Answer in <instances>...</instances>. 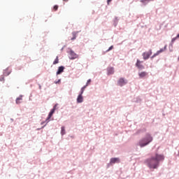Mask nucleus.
Instances as JSON below:
<instances>
[{
	"label": "nucleus",
	"instance_id": "nucleus-1",
	"mask_svg": "<svg viewBox=\"0 0 179 179\" xmlns=\"http://www.w3.org/2000/svg\"><path fill=\"white\" fill-rule=\"evenodd\" d=\"M164 160V155L156 153L155 156H152L145 160V164L150 169H159L160 166V162Z\"/></svg>",
	"mask_w": 179,
	"mask_h": 179
},
{
	"label": "nucleus",
	"instance_id": "nucleus-2",
	"mask_svg": "<svg viewBox=\"0 0 179 179\" xmlns=\"http://www.w3.org/2000/svg\"><path fill=\"white\" fill-rule=\"evenodd\" d=\"M153 141V137L150 134L147 133L145 136L141 138L138 143H137V146H140V148H145V146H148L149 143Z\"/></svg>",
	"mask_w": 179,
	"mask_h": 179
},
{
	"label": "nucleus",
	"instance_id": "nucleus-3",
	"mask_svg": "<svg viewBox=\"0 0 179 179\" xmlns=\"http://www.w3.org/2000/svg\"><path fill=\"white\" fill-rule=\"evenodd\" d=\"M67 53L69 54V59L71 60L76 59V58L78 57V54H76L72 49H70L69 51H67Z\"/></svg>",
	"mask_w": 179,
	"mask_h": 179
},
{
	"label": "nucleus",
	"instance_id": "nucleus-4",
	"mask_svg": "<svg viewBox=\"0 0 179 179\" xmlns=\"http://www.w3.org/2000/svg\"><path fill=\"white\" fill-rule=\"evenodd\" d=\"M53 115L54 114L51 113V112H49V114H48V117L46 118L45 121L42 122L41 123V125H43V127H42V128H44V127H45L47 125V124H48V122H50V120L51 119V117H52Z\"/></svg>",
	"mask_w": 179,
	"mask_h": 179
},
{
	"label": "nucleus",
	"instance_id": "nucleus-5",
	"mask_svg": "<svg viewBox=\"0 0 179 179\" xmlns=\"http://www.w3.org/2000/svg\"><path fill=\"white\" fill-rule=\"evenodd\" d=\"M143 62H141V60L137 59L136 63V67L138 68L139 71H143L145 69V66L142 64Z\"/></svg>",
	"mask_w": 179,
	"mask_h": 179
},
{
	"label": "nucleus",
	"instance_id": "nucleus-6",
	"mask_svg": "<svg viewBox=\"0 0 179 179\" xmlns=\"http://www.w3.org/2000/svg\"><path fill=\"white\" fill-rule=\"evenodd\" d=\"M128 83V80H125L124 78H121L117 81L118 86H120V87H122V86H125Z\"/></svg>",
	"mask_w": 179,
	"mask_h": 179
},
{
	"label": "nucleus",
	"instance_id": "nucleus-7",
	"mask_svg": "<svg viewBox=\"0 0 179 179\" xmlns=\"http://www.w3.org/2000/svg\"><path fill=\"white\" fill-rule=\"evenodd\" d=\"M152 55V50H150L148 52H144L143 53V59H149L150 56Z\"/></svg>",
	"mask_w": 179,
	"mask_h": 179
},
{
	"label": "nucleus",
	"instance_id": "nucleus-8",
	"mask_svg": "<svg viewBox=\"0 0 179 179\" xmlns=\"http://www.w3.org/2000/svg\"><path fill=\"white\" fill-rule=\"evenodd\" d=\"M164 50H166V46L164 48H161L159 50L157 51L156 53H155L152 57H151V59H153V58L157 57V55H159L160 54H162V52H163L164 51Z\"/></svg>",
	"mask_w": 179,
	"mask_h": 179
},
{
	"label": "nucleus",
	"instance_id": "nucleus-9",
	"mask_svg": "<svg viewBox=\"0 0 179 179\" xmlns=\"http://www.w3.org/2000/svg\"><path fill=\"white\" fill-rule=\"evenodd\" d=\"M65 70V66H60L58 67L57 71L56 73L57 75H61Z\"/></svg>",
	"mask_w": 179,
	"mask_h": 179
},
{
	"label": "nucleus",
	"instance_id": "nucleus-10",
	"mask_svg": "<svg viewBox=\"0 0 179 179\" xmlns=\"http://www.w3.org/2000/svg\"><path fill=\"white\" fill-rule=\"evenodd\" d=\"M107 75H114V67H108L107 68Z\"/></svg>",
	"mask_w": 179,
	"mask_h": 179
},
{
	"label": "nucleus",
	"instance_id": "nucleus-11",
	"mask_svg": "<svg viewBox=\"0 0 179 179\" xmlns=\"http://www.w3.org/2000/svg\"><path fill=\"white\" fill-rule=\"evenodd\" d=\"M110 164H115V163H120V158H111L110 160Z\"/></svg>",
	"mask_w": 179,
	"mask_h": 179
},
{
	"label": "nucleus",
	"instance_id": "nucleus-12",
	"mask_svg": "<svg viewBox=\"0 0 179 179\" xmlns=\"http://www.w3.org/2000/svg\"><path fill=\"white\" fill-rule=\"evenodd\" d=\"M147 75H148V72L146 71L138 73V76L140 79H143V78H145V76H146Z\"/></svg>",
	"mask_w": 179,
	"mask_h": 179
},
{
	"label": "nucleus",
	"instance_id": "nucleus-13",
	"mask_svg": "<svg viewBox=\"0 0 179 179\" xmlns=\"http://www.w3.org/2000/svg\"><path fill=\"white\" fill-rule=\"evenodd\" d=\"M77 103H83V96L80 94H79L77 97Z\"/></svg>",
	"mask_w": 179,
	"mask_h": 179
},
{
	"label": "nucleus",
	"instance_id": "nucleus-14",
	"mask_svg": "<svg viewBox=\"0 0 179 179\" xmlns=\"http://www.w3.org/2000/svg\"><path fill=\"white\" fill-rule=\"evenodd\" d=\"M151 1H153V0H140V2L143 3L141 6H146V5L149 3Z\"/></svg>",
	"mask_w": 179,
	"mask_h": 179
},
{
	"label": "nucleus",
	"instance_id": "nucleus-15",
	"mask_svg": "<svg viewBox=\"0 0 179 179\" xmlns=\"http://www.w3.org/2000/svg\"><path fill=\"white\" fill-rule=\"evenodd\" d=\"M78 33H79V31H73L72 32L73 37L71 38V40H72V41L76 40V37L78 36Z\"/></svg>",
	"mask_w": 179,
	"mask_h": 179
},
{
	"label": "nucleus",
	"instance_id": "nucleus-16",
	"mask_svg": "<svg viewBox=\"0 0 179 179\" xmlns=\"http://www.w3.org/2000/svg\"><path fill=\"white\" fill-rule=\"evenodd\" d=\"M118 17H115V19L113 20V26L115 27H117V24H118Z\"/></svg>",
	"mask_w": 179,
	"mask_h": 179
},
{
	"label": "nucleus",
	"instance_id": "nucleus-17",
	"mask_svg": "<svg viewBox=\"0 0 179 179\" xmlns=\"http://www.w3.org/2000/svg\"><path fill=\"white\" fill-rule=\"evenodd\" d=\"M65 134H66V131H65V127L62 126L61 127V135H62V136H64V135H65Z\"/></svg>",
	"mask_w": 179,
	"mask_h": 179
},
{
	"label": "nucleus",
	"instance_id": "nucleus-18",
	"mask_svg": "<svg viewBox=\"0 0 179 179\" xmlns=\"http://www.w3.org/2000/svg\"><path fill=\"white\" fill-rule=\"evenodd\" d=\"M86 85H84L82 88H81V90H80V92H79V94H81V95H83V93H84V92H85V89H86Z\"/></svg>",
	"mask_w": 179,
	"mask_h": 179
},
{
	"label": "nucleus",
	"instance_id": "nucleus-19",
	"mask_svg": "<svg viewBox=\"0 0 179 179\" xmlns=\"http://www.w3.org/2000/svg\"><path fill=\"white\" fill-rule=\"evenodd\" d=\"M59 62V59H58V56L56 57L55 61L53 62V65H57Z\"/></svg>",
	"mask_w": 179,
	"mask_h": 179
},
{
	"label": "nucleus",
	"instance_id": "nucleus-20",
	"mask_svg": "<svg viewBox=\"0 0 179 179\" xmlns=\"http://www.w3.org/2000/svg\"><path fill=\"white\" fill-rule=\"evenodd\" d=\"M22 96L21 95L20 96L16 99V101H15L16 104H20V102L19 101V100H22Z\"/></svg>",
	"mask_w": 179,
	"mask_h": 179
},
{
	"label": "nucleus",
	"instance_id": "nucleus-21",
	"mask_svg": "<svg viewBox=\"0 0 179 179\" xmlns=\"http://www.w3.org/2000/svg\"><path fill=\"white\" fill-rule=\"evenodd\" d=\"M3 75L4 76H9V75H10V72L4 71Z\"/></svg>",
	"mask_w": 179,
	"mask_h": 179
},
{
	"label": "nucleus",
	"instance_id": "nucleus-22",
	"mask_svg": "<svg viewBox=\"0 0 179 179\" xmlns=\"http://www.w3.org/2000/svg\"><path fill=\"white\" fill-rule=\"evenodd\" d=\"M142 101V99L140 97H137L136 100V103H141Z\"/></svg>",
	"mask_w": 179,
	"mask_h": 179
},
{
	"label": "nucleus",
	"instance_id": "nucleus-23",
	"mask_svg": "<svg viewBox=\"0 0 179 179\" xmlns=\"http://www.w3.org/2000/svg\"><path fill=\"white\" fill-rule=\"evenodd\" d=\"M113 48H114V46H113V45H111V46L106 50V52H108L111 51V50H113Z\"/></svg>",
	"mask_w": 179,
	"mask_h": 179
},
{
	"label": "nucleus",
	"instance_id": "nucleus-24",
	"mask_svg": "<svg viewBox=\"0 0 179 179\" xmlns=\"http://www.w3.org/2000/svg\"><path fill=\"white\" fill-rule=\"evenodd\" d=\"M90 82H92V80H91V79L87 80V83H86V85H85V86H86L87 87V86L89 85V83H90Z\"/></svg>",
	"mask_w": 179,
	"mask_h": 179
},
{
	"label": "nucleus",
	"instance_id": "nucleus-25",
	"mask_svg": "<svg viewBox=\"0 0 179 179\" xmlns=\"http://www.w3.org/2000/svg\"><path fill=\"white\" fill-rule=\"evenodd\" d=\"M53 9H55V10H58V6H54Z\"/></svg>",
	"mask_w": 179,
	"mask_h": 179
},
{
	"label": "nucleus",
	"instance_id": "nucleus-26",
	"mask_svg": "<svg viewBox=\"0 0 179 179\" xmlns=\"http://www.w3.org/2000/svg\"><path fill=\"white\" fill-rule=\"evenodd\" d=\"M177 37L173 38L171 40V43H174V41H176L177 40Z\"/></svg>",
	"mask_w": 179,
	"mask_h": 179
},
{
	"label": "nucleus",
	"instance_id": "nucleus-27",
	"mask_svg": "<svg viewBox=\"0 0 179 179\" xmlns=\"http://www.w3.org/2000/svg\"><path fill=\"white\" fill-rule=\"evenodd\" d=\"M58 106V103H56L54 106H53V108H52V109H55V110H57V106Z\"/></svg>",
	"mask_w": 179,
	"mask_h": 179
},
{
	"label": "nucleus",
	"instance_id": "nucleus-28",
	"mask_svg": "<svg viewBox=\"0 0 179 179\" xmlns=\"http://www.w3.org/2000/svg\"><path fill=\"white\" fill-rule=\"evenodd\" d=\"M61 83V79H59L57 81L55 82L56 85H58V83Z\"/></svg>",
	"mask_w": 179,
	"mask_h": 179
},
{
	"label": "nucleus",
	"instance_id": "nucleus-29",
	"mask_svg": "<svg viewBox=\"0 0 179 179\" xmlns=\"http://www.w3.org/2000/svg\"><path fill=\"white\" fill-rule=\"evenodd\" d=\"M50 113H52V114H54V113H55V109H51Z\"/></svg>",
	"mask_w": 179,
	"mask_h": 179
},
{
	"label": "nucleus",
	"instance_id": "nucleus-30",
	"mask_svg": "<svg viewBox=\"0 0 179 179\" xmlns=\"http://www.w3.org/2000/svg\"><path fill=\"white\" fill-rule=\"evenodd\" d=\"M3 80H4V78H3V76H1L0 78V82H3Z\"/></svg>",
	"mask_w": 179,
	"mask_h": 179
},
{
	"label": "nucleus",
	"instance_id": "nucleus-31",
	"mask_svg": "<svg viewBox=\"0 0 179 179\" xmlns=\"http://www.w3.org/2000/svg\"><path fill=\"white\" fill-rule=\"evenodd\" d=\"M111 1H113V0H107V4L110 5V2H111Z\"/></svg>",
	"mask_w": 179,
	"mask_h": 179
},
{
	"label": "nucleus",
	"instance_id": "nucleus-32",
	"mask_svg": "<svg viewBox=\"0 0 179 179\" xmlns=\"http://www.w3.org/2000/svg\"><path fill=\"white\" fill-rule=\"evenodd\" d=\"M141 132H142V130H138V131H137V134H141Z\"/></svg>",
	"mask_w": 179,
	"mask_h": 179
},
{
	"label": "nucleus",
	"instance_id": "nucleus-33",
	"mask_svg": "<svg viewBox=\"0 0 179 179\" xmlns=\"http://www.w3.org/2000/svg\"><path fill=\"white\" fill-rule=\"evenodd\" d=\"M39 90H41V85L38 84Z\"/></svg>",
	"mask_w": 179,
	"mask_h": 179
},
{
	"label": "nucleus",
	"instance_id": "nucleus-34",
	"mask_svg": "<svg viewBox=\"0 0 179 179\" xmlns=\"http://www.w3.org/2000/svg\"><path fill=\"white\" fill-rule=\"evenodd\" d=\"M176 38H179V34H177Z\"/></svg>",
	"mask_w": 179,
	"mask_h": 179
},
{
	"label": "nucleus",
	"instance_id": "nucleus-35",
	"mask_svg": "<svg viewBox=\"0 0 179 179\" xmlns=\"http://www.w3.org/2000/svg\"><path fill=\"white\" fill-rule=\"evenodd\" d=\"M10 120H11V121H13V118H11Z\"/></svg>",
	"mask_w": 179,
	"mask_h": 179
},
{
	"label": "nucleus",
	"instance_id": "nucleus-36",
	"mask_svg": "<svg viewBox=\"0 0 179 179\" xmlns=\"http://www.w3.org/2000/svg\"><path fill=\"white\" fill-rule=\"evenodd\" d=\"M63 1H68V0H63Z\"/></svg>",
	"mask_w": 179,
	"mask_h": 179
}]
</instances>
